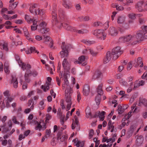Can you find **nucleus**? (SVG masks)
I'll list each match as a JSON object with an SVG mask.
<instances>
[{
	"label": "nucleus",
	"mask_w": 147,
	"mask_h": 147,
	"mask_svg": "<svg viewBox=\"0 0 147 147\" xmlns=\"http://www.w3.org/2000/svg\"><path fill=\"white\" fill-rule=\"evenodd\" d=\"M123 52V51L121 50V47L119 46H117L113 48L112 50L111 54L109 51H108L106 54V56L103 60V63L106 64L110 60L111 58V55L113 56V59L116 60Z\"/></svg>",
	"instance_id": "nucleus-1"
},
{
	"label": "nucleus",
	"mask_w": 147,
	"mask_h": 147,
	"mask_svg": "<svg viewBox=\"0 0 147 147\" xmlns=\"http://www.w3.org/2000/svg\"><path fill=\"white\" fill-rule=\"evenodd\" d=\"M52 23L53 25H56L58 28L61 27V26L67 30L70 31L74 32L75 28L72 27L71 26L69 25L68 24L65 22L60 23L57 20V14L56 13V10L55 9H53L52 13Z\"/></svg>",
	"instance_id": "nucleus-2"
},
{
	"label": "nucleus",
	"mask_w": 147,
	"mask_h": 147,
	"mask_svg": "<svg viewBox=\"0 0 147 147\" xmlns=\"http://www.w3.org/2000/svg\"><path fill=\"white\" fill-rule=\"evenodd\" d=\"M146 34V33L143 32L142 30L138 31L136 35L134 36V41L132 42V45H134L138 42L143 40L144 39H146L145 36H144Z\"/></svg>",
	"instance_id": "nucleus-3"
},
{
	"label": "nucleus",
	"mask_w": 147,
	"mask_h": 147,
	"mask_svg": "<svg viewBox=\"0 0 147 147\" xmlns=\"http://www.w3.org/2000/svg\"><path fill=\"white\" fill-rule=\"evenodd\" d=\"M73 92L72 88H66L65 91V98L66 102L67 103H72L71 96Z\"/></svg>",
	"instance_id": "nucleus-4"
},
{
	"label": "nucleus",
	"mask_w": 147,
	"mask_h": 147,
	"mask_svg": "<svg viewBox=\"0 0 147 147\" xmlns=\"http://www.w3.org/2000/svg\"><path fill=\"white\" fill-rule=\"evenodd\" d=\"M104 30L102 29L96 30L92 32V34L96 36L97 38L100 40H105L106 37L103 33Z\"/></svg>",
	"instance_id": "nucleus-5"
},
{
	"label": "nucleus",
	"mask_w": 147,
	"mask_h": 147,
	"mask_svg": "<svg viewBox=\"0 0 147 147\" xmlns=\"http://www.w3.org/2000/svg\"><path fill=\"white\" fill-rule=\"evenodd\" d=\"M62 45L61 46V48L62 49V50L60 52L61 55V57L63 58L65 57H67L68 55V49L69 47V45H65V42H63L62 43Z\"/></svg>",
	"instance_id": "nucleus-6"
},
{
	"label": "nucleus",
	"mask_w": 147,
	"mask_h": 147,
	"mask_svg": "<svg viewBox=\"0 0 147 147\" xmlns=\"http://www.w3.org/2000/svg\"><path fill=\"white\" fill-rule=\"evenodd\" d=\"M119 41L122 42H125L130 41L132 45V42L134 41V36L131 35L127 36L120 37L119 39Z\"/></svg>",
	"instance_id": "nucleus-7"
},
{
	"label": "nucleus",
	"mask_w": 147,
	"mask_h": 147,
	"mask_svg": "<svg viewBox=\"0 0 147 147\" xmlns=\"http://www.w3.org/2000/svg\"><path fill=\"white\" fill-rule=\"evenodd\" d=\"M23 32L24 34V36L26 37V38L29 41H31L33 43L35 42V40L31 38L30 34L29 33V32L27 28L24 27L23 28Z\"/></svg>",
	"instance_id": "nucleus-8"
},
{
	"label": "nucleus",
	"mask_w": 147,
	"mask_h": 147,
	"mask_svg": "<svg viewBox=\"0 0 147 147\" xmlns=\"http://www.w3.org/2000/svg\"><path fill=\"white\" fill-rule=\"evenodd\" d=\"M102 76V74L99 70H96L93 73L92 79L93 80H98L100 77Z\"/></svg>",
	"instance_id": "nucleus-9"
},
{
	"label": "nucleus",
	"mask_w": 147,
	"mask_h": 147,
	"mask_svg": "<svg viewBox=\"0 0 147 147\" xmlns=\"http://www.w3.org/2000/svg\"><path fill=\"white\" fill-rule=\"evenodd\" d=\"M88 111H86V117L87 118L91 119L93 118H96L98 117L99 113L97 112H95L94 115H92V113L90 111L89 109L88 110Z\"/></svg>",
	"instance_id": "nucleus-10"
},
{
	"label": "nucleus",
	"mask_w": 147,
	"mask_h": 147,
	"mask_svg": "<svg viewBox=\"0 0 147 147\" xmlns=\"http://www.w3.org/2000/svg\"><path fill=\"white\" fill-rule=\"evenodd\" d=\"M143 64L142 58L141 57H139L137 59V61L135 60L133 66L136 67H138L139 65L140 67H142L143 66Z\"/></svg>",
	"instance_id": "nucleus-11"
},
{
	"label": "nucleus",
	"mask_w": 147,
	"mask_h": 147,
	"mask_svg": "<svg viewBox=\"0 0 147 147\" xmlns=\"http://www.w3.org/2000/svg\"><path fill=\"white\" fill-rule=\"evenodd\" d=\"M59 15L61 20L65 21L66 16L65 14V12L61 9H59L58 10Z\"/></svg>",
	"instance_id": "nucleus-12"
},
{
	"label": "nucleus",
	"mask_w": 147,
	"mask_h": 147,
	"mask_svg": "<svg viewBox=\"0 0 147 147\" xmlns=\"http://www.w3.org/2000/svg\"><path fill=\"white\" fill-rule=\"evenodd\" d=\"M109 32L111 36H115L118 34V32L115 27H112L109 28Z\"/></svg>",
	"instance_id": "nucleus-13"
},
{
	"label": "nucleus",
	"mask_w": 147,
	"mask_h": 147,
	"mask_svg": "<svg viewBox=\"0 0 147 147\" xmlns=\"http://www.w3.org/2000/svg\"><path fill=\"white\" fill-rule=\"evenodd\" d=\"M144 1H141L138 2L136 4L135 6L136 9H137L138 11L141 12L143 10V7H142V5L143 4Z\"/></svg>",
	"instance_id": "nucleus-14"
},
{
	"label": "nucleus",
	"mask_w": 147,
	"mask_h": 147,
	"mask_svg": "<svg viewBox=\"0 0 147 147\" xmlns=\"http://www.w3.org/2000/svg\"><path fill=\"white\" fill-rule=\"evenodd\" d=\"M90 88L88 84L84 86L83 90V94L85 96H87L90 93Z\"/></svg>",
	"instance_id": "nucleus-15"
},
{
	"label": "nucleus",
	"mask_w": 147,
	"mask_h": 147,
	"mask_svg": "<svg viewBox=\"0 0 147 147\" xmlns=\"http://www.w3.org/2000/svg\"><path fill=\"white\" fill-rule=\"evenodd\" d=\"M62 65L65 70H68L69 69V63L67 59L64 58L63 62Z\"/></svg>",
	"instance_id": "nucleus-16"
},
{
	"label": "nucleus",
	"mask_w": 147,
	"mask_h": 147,
	"mask_svg": "<svg viewBox=\"0 0 147 147\" xmlns=\"http://www.w3.org/2000/svg\"><path fill=\"white\" fill-rule=\"evenodd\" d=\"M144 140L143 137L142 135H140L137 137L136 139V144L138 146H140L143 143Z\"/></svg>",
	"instance_id": "nucleus-17"
},
{
	"label": "nucleus",
	"mask_w": 147,
	"mask_h": 147,
	"mask_svg": "<svg viewBox=\"0 0 147 147\" xmlns=\"http://www.w3.org/2000/svg\"><path fill=\"white\" fill-rule=\"evenodd\" d=\"M142 105L147 107V100L145 98H140L138 105L141 107Z\"/></svg>",
	"instance_id": "nucleus-18"
},
{
	"label": "nucleus",
	"mask_w": 147,
	"mask_h": 147,
	"mask_svg": "<svg viewBox=\"0 0 147 147\" xmlns=\"http://www.w3.org/2000/svg\"><path fill=\"white\" fill-rule=\"evenodd\" d=\"M63 2V6L67 9H70L71 7V4L69 0H62Z\"/></svg>",
	"instance_id": "nucleus-19"
},
{
	"label": "nucleus",
	"mask_w": 147,
	"mask_h": 147,
	"mask_svg": "<svg viewBox=\"0 0 147 147\" xmlns=\"http://www.w3.org/2000/svg\"><path fill=\"white\" fill-rule=\"evenodd\" d=\"M102 84H99L97 88V92L98 93L97 95H99L101 96V95L103 94V92L102 89Z\"/></svg>",
	"instance_id": "nucleus-20"
},
{
	"label": "nucleus",
	"mask_w": 147,
	"mask_h": 147,
	"mask_svg": "<svg viewBox=\"0 0 147 147\" xmlns=\"http://www.w3.org/2000/svg\"><path fill=\"white\" fill-rule=\"evenodd\" d=\"M85 57L84 55H82L78 58L79 61H76L74 62L75 64H82V62L85 61Z\"/></svg>",
	"instance_id": "nucleus-21"
},
{
	"label": "nucleus",
	"mask_w": 147,
	"mask_h": 147,
	"mask_svg": "<svg viewBox=\"0 0 147 147\" xmlns=\"http://www.w3.org/2000/svg\"><path fill=\"white\" fill-rule=\"evenodd\" d=\"M30 76V73H28L26 71L24 75V80L27 83H30L31 81L30 79L29 78Z\"/></svg>",
	"instance_id": "nucleus-22"
},
{
	"label": "nucleus",
	"mask_w": 147,
	"mask_h": 147,
	"mask_svg": "<svg viewBox=\"0 0 147 147\" xmlns=\"http://www.w3.org/2000/svg\"><path fill=\"white\" fill-rule=\"evenodd\" d=\"M89 51L90 53L93 56H96L98 54V52H95L93 50L91 49H85V50L83 51V53H87V51Z\"/></svg>",
	"instance_id": "nucleus-23"
},
{
	"label": "nucleus",
	"mask_w": 147,
	"mask_h": 147,
	"mask_svg": "<svg viewBox=\"0 0 147 147\" xmlns=\"http://www.w3.org/2000/svg\"><path fill=\"white\" fill-rule=\"evenodd\" d=\"M5 126L6 124L5 123L3 125H1L0 126V127H3L2 132L4 134L7 133V132L10 131L11 129V128L9 129L8 127H5Z\"/></svg>",
	"instance_id": "nucleus-24"
},
{
	"label": "nucleus",
	"mask_w": 147,
	"mask_h": 147,
	"mask_svg": "<svg viewBox=\"0 0 147 147\" xmlns=\"http://www.w3.org/2000/svg\"><path fill=\"white\" fill-rule=\"evenodd\" d=\"M49 31V29L45 27H41L39 28V31L41 33L45 34L47 32Z\"/></svg>",
	"instance_id": "nucleus-25"
},
{
	"label": "nucleus",
	"mask_w": 147,
	"mask_h": 147,
	"mask_svg": "<svg viewBox=\"0 0 147 147\" xmlns=\"http://www.w3.org/2000/svg\"><path fill=\"white\" fill-rule=\"evenodd\" d=\"M18 4V2H16L15 3L10 4L9 6V9L11 10L13 9L16 7Z\"/></svg>",
	"instance_id": "nucleus-26"
},
{
	"label": "nucleus",
	"mask_w": 147,
	"mask_h": 147,
	"mask_svg": "<svg viewBox=\"0 0 147 147\" xmlns=\"http://www.w3.org/2000/svg\"><path fill=\"white\" fill-rule=\"evenodd\" d=\"M99 113L98 115V117H99V118L100 119V120L101 121H103L105 118V112L104 111H102L101 113Z\"/></svg>",
	"instance_id": "nucleus-27"
},
{
	"label": "nucleus",
	"mask_w": 147,
	"mask_h": 147,
	"mask_svg": "<svg viewBox=\"0 0 147 147\" xmlns=\"http://www.w3.org/2000/svg\"><path fill=\"white\" fill-rule=\"evenodd\" d=\"M0 48L1 49L4 50L6 51H7L8 49L7 47V43H4L3 44H0Z\"/></svg>",
	"instance_id": "nucleus-28"
},
{
	"label": "nucleus",
	"mask_w": 147,
	"mask_h": 147,
	"mask_svg": "<svg viewBox=\"0 0 147 147\" xmlns=\"http://www.w3.org/2000/svg\"><path fill=\"white\" fill-rule=\"evenodd\" d=\"M125 18L123 16H119L117 19V22L118 24H121L125 21Z\"/></svg>",
	"instance_id": "nucleus-29"
},
{
	"label": "nucleus",
	"mask_w": 147,
	"mask_h": 147,
	"mask_svg": "<svg viewBox=\"0 0 147 147\" xmlns=\"http://www.w3.org/2000/svg\"><path fill=\"white\" fill-rule=\"evenodd\" d=\"M88 32V30L86 29H82L81 30H77L75 28L74 32H76L79 34H84V33H87Z\"/></svg>",
	"instance_id": "nucleus-30"
},
{
	"label": "nucleus",
	"mask_w": 147,
	"mask_h": 147,
	"mask_svg": "<svg viewBox=\"0 0 147 147\" xmlns=\"http://www.w3.org/2000/svg\"><path fill=\"white\" fill-rule=\"evenodd\" d=\"M26 71L28 73H30V76L32 75L34 77H36L38 74V72L36 71H34L32 72L29 69H27Z\"/></svg>",
	"instance_id": "nucleus-31"
},
{
	"label": "nucleus",
	"mask_w": 147,
	"mask_h": 147,
	"mask_svg": "<svg viewBox=\"0 0 147 147\" xmlns=\"http://www.w3.org/2000/svg\"><path fill=\"white\" fill-rule=\"evenodd\" d=\"M46 83L47 84V85H45L44 86L43 85H42L41 87V89H43L45 92H46L47 90H48L49 89V85L50 84L48 83L47 82H46Z\"/></svg>",
	"instance_id": "nucleus-32"
},
{
	"label": "nucleus",
	"mask_w": 147,
	"mask_h": 147,
	"mask_svg": "<svg viewBox=\"0 0 147 147\" xmlns=\"http://www.w3.org/2000/svg\"><path fill=\"white\" fill-rule=\"evenodd\" d=\"M119 82L120 84L123 86H128V84L127 83L126 81L123 80V79H121L119 80Z\"/></svg>",
	"instance_id": "nucleus-33"
},
{
	"label": "nucleus",
	"mask_w": 147,
	"mask_h": 147,
	"mask_svg": "<svg viewBox=\"0 0 147 147\" xmlns=\"http://www.w3.org/2000/svg\"><path fill=\"white\" fill-rule=\"evenodd\" d=\"M117 110L118 111V114H122L124 111V109H122V107L120 105H118Z\"/></svg>",
	"instance_id": "nucleus-34"
},
{
	"label": "nucleus",
	"mask_w": 147,
	"mask_h": 147,
	"mask_svg": "<svg viewBox=\"0 0 147 147\" xmlns=\"http://www.w3.org/2000/svg\"><path fill=\"white\" fill-rule=\"evenodd\" d=\"M101 100V96L97 95L96 97L95 100L96 102L97 105H99L100 103Z\"/></svg>",
	"instance_id": "nucleus-35"
},
{
	"label": "nucleus",
	"mask_w": 147,
	"mask_h": 147,
	"mask_svg": "<svg viewBox=\"0 0 147 147\" xmlns=\"http://www.w3.org/2000/svg\"><path fill=\"white\" fill-rule=\"evenodd\" d=\"M64 84L63 85L62 87L63 88V89L64 88H65V86H64V85L65 84L66 85L67 87L66 88H68L69 89L70 88H71L70 86H69V83L68 82V81L67 80H66V79H64Z\"/></svg>",
	"instance_id": "nucleus-36"
},
{
	"label": "nucleus",
	"mask_w": 147,
	"mask_h": 147,
	"mask_svg": "<svg viewBox=\"0 0 147 147\" xmlns=\"http://www.w3.org/2000/svg\"><path fill=\"white\" fill-rule=\"evenodd\" d=\"M36 122L37 123V125L35 127V129L36 130L39 129V130L40 131L42 127V125H41V122L40 121L38 122L37 121H36Z\"/></svg>",
	"instance_id": "nucleus-37"
},
{
	"label": "nucleus",
	"mask_w": 147,
	"mask_h": 147,
	"mask_svg": "<svg viewBox=\"0 0 147 147\" xmlns=\"http://www.w3.org/2000/svg\"><path fill=\"white\" fill-rule=\"evenodd\" d=\"M19 62L20 63H19V64L23 70H25L26 69V65L25 63L23 62L22 61Z\"/></svg>",
	"instance_id": "nucleus-38"
},
{
	"label": "nucleus",
	"mask_w": 147,
	"mask_h": 147,
	"mask_svg": "<svg viewBox=\"0 0 147 147\" xmlns=\"http://www.w3.org/2000/svg\"><path fill=\"white\" fill-rule=\"evenodd\" d=\"M104 26H105V29L106 30L109 27L108 22H106L103 24L101 22H99V26L103 27Z\"/></svg>",
	"instance_id": "nucleus-39"
},
{
	"label": "nucleus",
	"mask_w": 147,
	"mask_h": 147,
	"mask_svg": "<svg viewBox=\"0 0 147 147\" xmlns=\"http://www.w3.org/2000/svg\"><path fill=\"white\" fill-rule=\"evenodd\" d=\"M136 14L134 13H130L128 15L129 18L133 20H135L136 19Z\"/></svg>",
	"instance_id": "nucleus-40"
},
{
	"label": "nucleus",
	"mask_w": 147,
	"mask_h": 147,
	"mask_svg": "<svg viewBox=\"0 0 147 147\" xmlns=\"http://www.w3.org/2000/svg\"><path fill=\"white\" fill-rule=\"evenodd\" d=\"M38 12V14L40 15V16H42L44 14V12L42 10H40L39 9H37V10H36L35 11V14L36 15L37 14V12Z\"/></svg>",
	"instance_id": "nucleus-41"
},
{
	"label": "nucleus",
	"mask_w": 147,
	"mask_h": 147,
	"mask_svg": "<svg viewBox=\"0 0 147 147\" xmlns=\"http://www.w3.org/2000/svg\"><path fill=\"white\" fill-rule=\"evenodd\" d=\"M25 19L28 23L30 22L31 21H33V20L30 18L29 16L27 15H25Z\"/></svg>",
	"instance_id": "nucleus-42"
},
{
	"label": "nucleus",
	"mask_w": 147,
	"mask_h": 147,
	"mask_svg": "<svg viewBox=\"0 0 147 147\" xmlns=\"http://www.w3.org/2000/svg\"><path fill=\"white\" fill-rule=\"evenodd\" d=\"M4 67V70L5 72L6 73H7V74H9V71L8 70V65L7 64L5 63Z\"/></svg>",
	"instance_id": "nucleus-43"
},
{
	"label": "nucleus",
	"mask_w": 147,
	"mask_h": 147,
	"mask_svg": "<svg viewBox=\"0 0 147 147\" xmlns=\"http://www.w3.org/2000/svg\"><path fill=\"white\" fill-rule=\"evenodd\" d=\"M94 133V131L93 129H91L89 131L88 137L90 139L92 137Z\"/></svg>",
	"instance_id": "nucleus-44"
},
{
	"label": "nucleus",
	"mask_w": 147,
	"mask_h": 147,
	"mask_svg": "<svg viewBox=\"0 0 147 147\" xmlns=\"http://www.w3.org/2000/svg\"><path fill=\"white\" fill-rule=\"evenodd\" d=\"M74 119H75V124L76 125V127H79L80 125L79 124V121L78 117L76 115L74 116Z\"/></svg>",
	"instance_id": "nucleus-45"
},
{
	"label": "nucleus",
	"mask_w": 147,
	"mask_h": 147,
	"mask_svg": "<svg viewBox=\"0 0 147 147\" xmlns=\"http://www.w3.org/2000/svg\"><path fill=\"white\" fill-rule=\"evenodd\" d=\"M18 80V78L13 76H11V80L10 84H12L16 80Z\"/></svg>",
	"instance_id": "nucleus-46"
},
{
	"label": "nucleus",
	"mask_w": 147,
	"mask_h": 147,
	"mask_svg": "<svg viewBox=\"0 0 147 147\" xmlns=\"http://www.w3.org/2000/svg\"><path fill=\"white\" fill-rule=\"evenodd\" d=\"M51 132V131L50 129H46V135L45 136V137L47 138V137H49Z\"/></svg>",
	"instance_id": "nucleus-47"
},
{
	"label": "nucleus",
	"mask_w": 147,
	"mask_h": 147,
	"mask_svg": "<svg viewBox=\"0 0 147 147\" xmlns=\"http://www.w3.org/2000/svg\"><path fill=\"white\" fill-rule=\"evenodd\" d=\"M142 79H145L147 81V71H146L142 76Z\"/></svg>",
	"instance_id": "nucleus-48"
},
{
	"label": "nucleus",
	"mask_w": 147,
	"mask_h": 147,
	"mask_svg": "<svg viewBox=\"0 0 147 147\" xmlns=\"http://www.w3.org/2000/svg\"><path fill=\"white\" fill-rule=\"evenodd\" d=\"M63 134L62 131H60L58 132V133L57 135V140H58L59 139H60V138H61V136Z\"/></svg>",
	"instance_id": "nucleus-49"
},
{
	"label": "nucleus",
	"mask_w": 147,
	"mask_h": 147,
	"mask_svg": "<svg viewBox=\"0 0 147 147\" xmlns=\"http://www.w3.org/2000/svg\"><path fill=\"white\" fill-rule=\"evenodd\" d=\"M141 28L143 31V32L146 33V34L147 33V26H142L141 27Z\"/></svg>",
	"instance_id": "nucleus-50"
},
{
	"label": "nucleus",
	"mask_w": 147,
	"mask_h": 147,
	"mask_svg": "<svg viewBox=\"0 0 147 147\" xmlns=\"http://www.w3.org/2000/svg\"><path fill=\"white\" fill-rule=\"evenodd\" d=\"M15 58L16 59V60L18 61V64L19 63V62H21L22 61L20 60V57L18 55H15Z\"/></svg>",
	"instance_id": "nucleus-51"
},
{
	"label": "nucleus",
	"mask_w": 147,
	"mask_h": 147,
	"mask_svg": "<svg viewBox=\"0 0 147 147\" xmlns=\"http://www.w3.org/2000/svg\"><path fill=\"white\" fill-rule=\"evenodd\" d=\"M3 94L6 98L10 96V94L9 93V91L6 90L3 92Z\"/></svg>",
	"instance_id": "nucleus-52"
},
{
	"label": "nucleus",
	"mask_w": 147,
	"mask_h": 147,
	"mask_svg": "<svg viewBox=\"0 0 147 147\" xmlns=\"http://www.w3.org/2000/svg\"><path fill=\"white\" fill-rule=\"evenodd\" d=\"M46 25L47 24L45 22H42L40 24H39V27H40V28L41 27L43 28L45 27L46 26Z\"/></svg>",
	"instance_id": "nucleus-53"
},
{
	"label": "nucleus",
	"mask_w": 147,
	"mask_h": 147,
	"mask_svg": "<svg viewBox=\"0 0 147 147\" xmlns=\"http://www.w3.org/2000/svg\"><path fill=\"white\" fill-rule=\"evenodd\" d=\"M136 127L133 125H132L131 126L129 131L131 132V133H133Z\"/></svg>",
	"instance_id": "nucleus-54"
},
{
	"label": "nucleus",
	"mask_w": 147,
	"mask_h": 147,
	"mask_svg": "<svg viewBox=\"0 0 147 147\" xmlns=\"http://www.w3.org/2000/svg\"><path fill=\"white\" fill-rule=\"evenodd\" d=\"M142 117L146 119L147 117V111L143 112L142 114Z\"/></svg>",
	"instance_id": "nucleus-55"
},
{
	"label": "nucleus",
	"mask_w": 147,
	"mask_h": 147,
	"mask_svg": "<svg viewBox=\"0 0 147 147\" xmlns=\"http://www.w3.org/2000/svg\"><path fill=\"white\" fill-rule=\"evenodd\" d=\"M12 121L14 123L16 124H19L20 123L16 119V117L15 116L13 117L12 119Z\"/></svg>",
	"instance_id": "nucleus-56"
},
{
	"label": "nucleus",
	"mask_w": 147,
	"mask_h": 147,
	"mask_svg": "<svg viewBox=\"0 0 147 147\" xmlns=\"http://www.w3.org/2000/svg\"><path fill=\"white\" fill-rule=\"evenodd\" d=\"M137 82H135L134 84V87L133 88L134 90H135L136 88H137L139 86H140V85Z\"/></svg>",
	"instance_id": "nucleus-57"
},
{
	"label": "nucleus",
	"mask_w": 147,
	"mask_h": 147,
	"mask_svg": "<svg viewBox=\"0 0 147 147\" xmlns=\"http://www.w3.org/2000/svg\"><path fill=\"white\" fill-rule=\"evenodd\" d=\"M84 43L87 45H90L93 43L92 41H86L85 40H83L82 41Z\"/></svg>",
	"instance_id": "nucleus-58"
},
{
	"label": "nucleus",
	"mask_w": 147,
	"mask_h": 147,
	"mask_svg": "<svg viewBox=\"0 0 147 147\" xmlns=\"http://www.w3.org/2000/svg\"><path fill=\"white\" fill-rule=\"evenodd\" d=\"M7 99L6 100V101L8 102H12L13 100V98L10 97V96L6 98Z\"/></svg>",
	"instance_id": "nucleus-59"
},
{
	"label": "nucleus",
	"mask_w": 147,
	"mask_h": 147,
	"mask_svg": "<svg viewBox=\"0 0 147 147\" xmlns=\"http://www.w3.org/2000/svg\"><path fill=\"white\" fill-rule=\"evenodd\" d=\"M132 64L131 62H129V63L127 66V70H129L131 69L132 67Z\"/></svg>",
	"instance_id": "nucleus-60"
},
{
	"label": "nucleus",
	"mask_w": 147,
	"mask_h": 147,
	"mask_svg": "<svg viewBox=\"0 0 147 147\" xmlns=\"http://www.w3.org/2000/svg\"><path fill=\"white\" fill-rule=\"evenodd\" d=\"M60 105L62 109H65V107L64 105L63 100L62 99L61 100V101L60 103Z\"/></svg>",
	"instance_id": "nucleus-61"
},
{
	"label": "nucleus",
	"mask_w": 147,
	"mask_h": 147,
	"mask_svg": "<svg viewBox=\"0 0 147 147\" xmlns=\"http://www.w3.org/2000/svg\"><path fill=\"white\" fill-rule=\"evenodd\" d=\"M51 116L49 114H47L46 115V120H45V122L46 123L48 122V121H48L49 120V119H51Z\"/></svg>",
	"instance_id": "nucleus-62"
},
{
	"label": "nucleus",
	"mask_w": 147,
	"mask_h": 147,
	"mask_svg": "<svg viewBox=\"0 0 147 147\" xmlns=\"http://www.w3.org/2000/svg\"><path fill=\"white\" fill-rule=\"evenodd\" d=\"M43 36L45 38V42L50 41L51 39V38L49 36H47L45 37V35H44Z\"/></svg>",
	"instance_id": "nucleus-63"
},
{
	"label": "nucleus",
	"mask_w": 147,
	"mask_h": 147,
	"mask_svg": "<svg viewBox=\"0 0 147 147\" xmlns=\"http://www.w3.org/2000/svg\"><path fill=\"white\" fill-rule=\"evenodd\" d=\"M143 10L147 11V1L145 2L143 7Z\"/></svg>",
	"instance_id": "nucleus-64"
}]
</instances>
